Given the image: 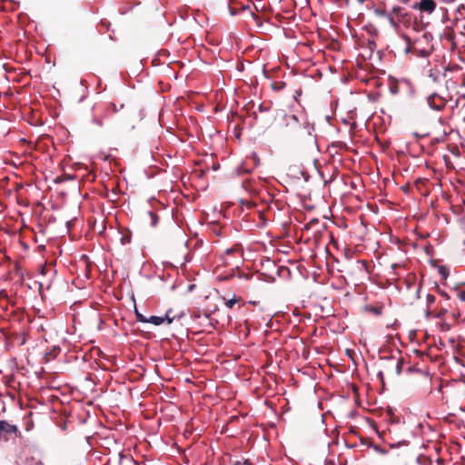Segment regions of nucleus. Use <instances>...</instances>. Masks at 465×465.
<instances>
[{
  "label": "nucleus",
  "instance_id": "nucleus-1",
  "mask_svg": "<svg viewBox=\"0 0 465 465\" xmlns=\"http://www.w3.org/2000/svg\"><path fill=\"white\" fill-rule=\"evenodd\" d=\"M432 40V35L427 31L422 32L420 35L415 36L413 39L407 36L406 53L413 52L420 57H428L433 51Z\"/></svg>",
  "mask_w": 465,
  "mask_h": 465
},
{
  "label": "nucleus",
  "instance_id": "nucleus-21",
  "mask_svg": "<svg viewBox=\"0 0 465 465\" xmlns=\"http://www.w3.org/2000/svg\"><path fill=\"white\" fill-rule=\"evenodd\" d=\"M435 313V312L431 311L430 309V307L427 308L426 312H425V315L427 318H433V314Z\"/></svg>",
  "mask_w": 465,
  "mask_h": 465
},
{
  "label": "nucleus",
  "instance_id": "nucleus-16",
  "mask_svg": "<svg viewBox=\"0 0 465 465\" xmlns=\"http://www.w3.org/2000/svg\"><path fill=\"white\" fill-rule=\"evenodd\" d=\"M232 465H254L250 460H241L234 461Z\"/></svg>",
  "mask_w": 465,
  "mask_h": 465
},
{
  "label": "nucleus",
  "instance_id": "nucleus-24",
  "mask_svg": "<svg viewBox=\"0 0 465 465\" xmlns=\"http://www.w3.org/2000/svg\"><path fill=\"white\" fill-rule=\"evenodd\" d=\"M458 297L460 301H465V291H460L458 292Z\"/></svg>",
  "mask_w": 465,
  "mask_h": 465
},
{
  "label": "nucleus",
  "instance_id": "nucleus-22",
  "mask_svg": "<svg viewBox=\"0 0 465 465\" xmlns=\"http://www.w3.org/2000/svg\"><path fill=\"white\" fill-rule=\"evenodd\" d=\"M402 445H407V441L406 440H401V441H399L397 443L391 444V448H398V447L402 446Z\"/></svg>",
  "mask_w": 465,
  "mask_h": 465
},
{
  "label": "nucleus",
  "instance_id": "nucleus-9",
  "mask_svg": "<svg viewBox=\"0 0 465 465\" xmlns=\"http://www.w3.org/2000/svg\"><path fill=\"white\" fill-rule=\"evenodd\" d=\"M301 127H302L309 137L313 136L314 124L310 123L307 117L302 119Z\"/></svg>",
  "mask_w": 465,
  "mask_h": 465
},
{
  "label": "nucleus",
  "instance_id": "nucleus-11",
  "mask_svg": "<svg viewBox=\"0 0 465 465\" xmlns=\"http://www.w3.org/2000/svg\"><path fill=\"white\" fill-rule=\"evenodd\" d=\"M385 19H387V21L394 30H399L401 20L395 18L391 12H389L387 14Z\"/></svg>",
  "mask_w": 465,
  "mask_h": 465
},
{
  "label": "nucleus",
  "instance_id": "nucleus-3",
  "mask_svg": "<svg viewBox=\"0 0 465 465\" xmlns=\"http://www.w3.org/2000/svg\"><path fill=\"white\" fill-rule=\"evenodd\" d=\"M437 4L435 0H420L413 5L414 9H418L420 13L432 14L436 9Z\"/></svg>",
  "mask_w": 465,
  "mask_h": 465
},
{
  "label": "nucleus",
  "instance_id": "nucleus-13",
  "mask_svg": "<svg viewBox=\"0 0 465 465\" xmlns=\"http://www.w3.org/2000/svg\"><path fill=\"white\" fill-rule=\"evenodd\" d=\"M124 108V104H120L119 108L114 103H109L105 109V114L110 110L113 113H117L120 109Z\"/></svg>",
  "mask_w": 465,
  "mask_h": 465
},
{
  "label": "nucleus",
  "instance_id": "nucleus-7",
  "mask_svg": "<svg viewBox=\"0 0 465 465\" xmlns=\"http://www.w3.org/2000/svg\"><path fill=\"white\" fill-rule=\"evenodd\" d=\"M170 313H171V310L166 312V314L164 317L151 316L150 318H148V322L153 323L156 326L163 324L164 322H167L168 324H171L173 322L174 317L171 318Z\"/></svg>",
  "mask_w": 465,
  "mask_h": 465
},
{
  "label": "nucleus",
  "instance_id": "nucleus-23",
  "mask_svg": "<svg viewBox=\"0 0 465 465\" xmlns=\"http://www.w3.org/2000/svg\"><path fill=\"white\" fill-rule=\"evenodd\" d=\"M374 450L378 452V453H381V454H386L387 453V450L381 448V447H378V446H375L374 447Z\"/></svg>",
  "mask_w": 465,
  "mask_h": 465
},
{
  "label": "nucleus",
  "instance_id": "nucleus-18",
  "mask_svg": "<svg viewBox=\"0 0 465 465\" xmlns=\"http://www.w3.org/2000/svg\"><path fill=\"white\" fill-rule=\"evenodd\" d=\"M446 312H447V310L446 309H442L440 312H435L433 314V318L440 319V318H442L445 315Z\"/></svg>",
  "mask_w": 465,
  "mask_h": 465
},
{
  "label": "nucleus",
  "instance_id": "nucleus-28",
  "mask_svg": "<svg viewBox=\"0 0 465 465\" xmlns=\"http://www.w3.org/2000/svg\"><path fill=\"white\" fill-rule=\"evenodd\" d=\"M374 312L379 313V310H378V309H375V310H374Z\"/></svg>",
  "mask_w": 465,
  "mask_h": 465
},
{
  "label": "nucleus",
  "instance_id": "nucleus-26",
  "mask_svg": "<svg viewBox=\"0 0 465 465\" xmlns=\"http://www.w3.org/2000/svg\"><path fill=\"white\" fill-rule=\"evenodd\" d=\"M234 252L233 249H227L226 250V253L230 254V253H232Z\"/></svg>",
  "mask_w": 465,
  "mask_h": 465
},
{
  "label": "nucleus",
  "instance_id": "nucleus-6",
  "mask_svg": "<svg viewBox=\"0 0 465 465\" xmlns=\"http://www.w3.org/2000/svg\"><path fill=\"white\" fill-rule=\"evenodd\" d=\"M283 125L290 130H296L301 127L302 119L300 120L295 114H284L283 115Z\"/></svg>",
  "mask_w": 465,
  "mask_h": 465
},
{
  "label": "nucleus",
  "instance_id": "nucleus-27",
  "mask_svg": "<svg viewBox=\"0 0 465 465\" xmlns=\"http://www.w3.org/2000/svg\"><path fill=\"white\" fill-rule=\"evenodd\" d=\"M397 266H398L397 264H392V265H391V267H392V268H395V267H397Z\"/></svg>",
  "mask_w": 465,
  "mask_h": 465
},
{
  "label": "nucleus",
  "instance_id": "nucleus-2",
  "mask_svg": "<svg viewBox=\"0 0 465 465\" xmlns=\"http://www.w3.org/2000/svg\"><path fill=\"white\" fill-rule=\"evenodd\" d=\"M21 436V431L15 424L7 420H0V442L15 440Z\"/></svg>",
  "mask_w": 465,
  "mask_h": 465
},
{
  "label": "nucleus",
  "instance_id": "nucleus-15",
  "mask_svg": "<svg viewBox=\"0 0 465 465\" xmlns=\"http://www.w3.org/2000/svg\"><path fill=\"white\" fill-rule=\"evenodd\" d=\"M135 316H136V319H137L138 322H148V318H146L142 313H140L136 309H135Z\"/></svg>",
  "mask_w": 465,
  "mask_h": 465
},
{
  "label": "nucleus",
  "instance_id": "nucleus-4",
  "mask_svg": "<svg viewBox=\"0 0 465 465\" xmlns=\"http://www.w3.org/2000/svg\"><path fill=\"white\" fill-rule=\"evenodd\" d=\"M427 104L432 110L440 111L445 107L446 101L437 94H431L427 97Z\"/></svg>",
  "mask_w": 465,
  "mask_h": 465
},
{
  "label": "nucleus",
  "instance_id": "nucleus-5",
  "mask_svg": "<svg viewBox=\"0 0 465 465\" xmlns=\"http://www.w3.org/2000/svg\"><path fill=\"white\" fill-rule=\"evenodd\" d=\"M449 71V68L444 65H435L434 67L430 68L428 73V76L434 82L439 83L441 78L446 76V73Z\"/></svg>",
  "mask_w": 465,
  "mask_h": 465
},
{
  "label": "nucleus",
  "instance_id": "nucleus-20",
  "mask_svg": "<svg viewBox=\"0 0 465 465\" xmlns=\"http://www.w3.org/2000/svg\"><path fill=\"white\" fill-rule=\"evenodd\" d=\"M92 122L95 124H97L99 127H102L103 126V122L100 118H98L97 116L94 115L93 118H92Z\"/></svg>",
  "mask_w": 465,
  "mask_h": 465
},
{
  "label": "nucleus",
  "instance_id": "nucleus-25",
  "mask_svg": "<svg viewBox=\"0 0 465 465\" xmlns=\"http://www.w3.org/2000/svg\"><path fill=\"white\" fill-rule=\"evenodd\" d=\"M377 376L380 378L381 381H383V372H382V371H378Z\"/></svg>",
  "mask_w": 465,
  "mask_h": 465
},
{
  "label": "nucleus",
  "instance_id": "nucleus-12",
  "mask_svg": "<svg viewBox=\"0 0 465 465\" xmlns=\"http://www.w3.org/2000/svg\"><path fill=\"white\" fill-rule=\"evenodd\" d=\"M147 214H148V216L150 218V224H151V226L152 227H155L157 225V223H158V221H159L158 215L155 213L152 212V211H149L147 213Z\"/></svg>",
  "mask_w": 465,
  "mask_h": 465
},
{
  "label": "nucleus",
  "instance_id": "nucleus-14",
  "mask_svg": "<svg viewBox=\"0 0 465 465\" xmlns=\"http://www.w3.org/2000/svg\"><path fill=\"white\" fill-rule=\"evenodd\" d=\"M388 13H389V12H388V11H386L385 9H380V8H376V9H374V14H375L377 16H379V17H383V18H385Z\"/></svg>",
  "mask_w": 465,
  "mask_h": 465
},
{
  "label": "nucleus",
  "instance_id": "nucleus-8",
  "mask_svg": "<svg viewBox=\"0 0 465 465\" xmlns=\"http://www.w3.org/2000/svg\"><path fill=\"white\" fill-rule=\"evenodd\" d=\"M382 361H385L388 363V366L395 368V372L397 375L401 373L402 369V360L401 358L395 359L394 357L382 358Z\"/></svg>",
  "mask_w": 465,
  "mask_h": 465
},
{
  "label": "nucleus",
  "instance_id": "nucleus-17",
  "mask_svg": "<svg viewBox=\"0 0 465 465\" xmlns=\"http://www.w3.org/2000/svg\"><path fill=\"white\" fill-rule=\"evenodd\" d=\"M237 302H238V300H237L235 297H233V298H232V299L227 300V301L225 302V305H226V307H227V308H230V309H231V308H232V306H233Z\"/></svg>",
  "mask_w": 465,
  "mask_h": 465
},
{
  "label": "nucleus",
  "instance_id": "nucleus-19",
  "mask_svg": "<svg viewBox=\"0 0 465 465\" xmlns=\"http://www.w3.org/2000/svg\"><path fill=\"white\" fill-rule=\"evenodd\" d=\"M426 300H427L428 307H430L432 303H434L435 296L429 293V294H427Z\"/></svg>",
  "mask_w": 465,
  "mask_h": 465
},
{
  "label": "nucleus",
  "instance_id": "nucleus-10",
  "mask_svg": "<svg viewBox=\"0 0 465 465\" xmlns=\"http://www.w3.org/2000/svg\"><path fill=\"white\" fill-rule=\"evenodd\" d=\"M391 14L397 17V19H400L401 22L408 16V13L405 11L404 8L399 6V5H395L392 7L391 9Z\"/></svg>",
  "mask_w": 465,
  "mask_h": 465
}]
</instances>
